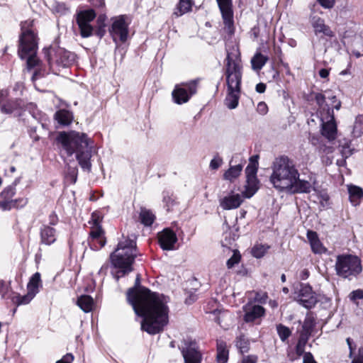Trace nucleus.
Returning a JSON list of instances; mask_svg holds the SVG:
<instances>
[{"label": "nucleus", "mask_w": 363, "mask_h": 363, "mask_svg": "<svg viewBox=\"0 0 363 363\" xmlns=\"http://www.w3.org/2000/svg\"><path fill=\"white\" fill-rule=\"evenodd\" d=\"M225 77L228 89L240 90L242 81V65L238 57V50H227Z\"/></svg>", "instance_id": "0eeeda50"}, {"label": "nucleus", "mask_w": 363, "mask_h": 363, "mask_svg": "<svg viewBox=\"0 0 363 363\" xmlns=\"http://www.w3.org/2000/svg\"><path fill=\"white\" fill-rule=\"evenodd\" d=\"M319 152L325 154L332 153L334 150L333 147L327 146L326 145H321L319 146Z\"/></svg>", "instance_id": "052dcab7"}, {"label": "nucleus", "mask_w": 363, "mask_h": 363, "mask_svg": "<svg viewBox=\"0 0 363 363\" xmlns=\"http://www.w3.org/2000/svg\"><path fill=\"white\" fill-rule=\"evenodd\" d=\"M77 305L83 311L88 313L92 311L94 302L90 296L82 295L79 297L77 300Z\"/></svg>", "instance_id": "2f4dec72"}, {"label": "nucleus", "mask_w": 363, "mask_h": 363, "mask_svg": "<svg viewBox=\"0 0 363 363\" xmlns=\"http://www.w3.org/2000/svg\"><path fill=\"white\" fill-rule=\"evenodd\" d=\"M196 342H182L179 348L184 363H201L203 354Z\"/></svg>", "instance_id": "2eb2a0df"}, {"label": "nucleus", "mask_w": 363, "mask_h": 363, "mask_svg": "<svg viewBox=\"0 0 363 363\" xmlns=\"http://www.w3.org/2000/svg\"><path fill=\"white\" fill-rule=\"evenodd\" d=\"M193 1L191 0H179L176 8L174 9L173 14L176 17H179L191 10Z\"/></svg>", "instance_id": "cd10ccee"}, {"label": "nucleus", "mask_w": 363, "mask_h": 363, "mask_svg": "<svg viewBox=\"0 0 363 363\" xmlns=\"http://www.w3.org/2000/svg\"><path fill=\"white\" fill-rule=\"evenodd\" d=\"M237 347L241 353L247 352L250 350V342H237Z\"/></svg>", "instance_id": "864d4df0"}, {"label": "nucleus", "mask_w": 363, "mask_h": 363, "mask_svg": "<svg viewBox=\"0 0 363 363\" xmlns=\"http://www.w3.org/2000/svg\"><path fill=\"white\" fill-rule=\"evenodd\" d=\"M240 90L228 89V94L225 99L226 106L230 109L235 108L238 105Z\"/></svg>", "instance_id": "bb28decb"}, {"label": "nucleus", "mask_w": 363, "mask_h": 363, "mask_svg": "<svg viewBox=\"0 0 363 363\" xmlns=\"http://www.w3.org/2000/svg\"><path fill=\"white\" fill-rule=\"evenodd\" d=\"M257 156L252 157L250 158V163L247 166L245 169L246 179L257 177V167L255 162H257Z\"/></svg>", "instance_id": "4c0bfd02"}, {"label": "nucleus", "mask_w": 363, "mask_h": 363, "mask_svg": "<svg viewBox=\"0 0 363 363\" xmlns=\"http://www.w3.org/2000/svg\"><path fill=\"white\" fill-rule=\"evenodd\" d=\"M268 296L266 292H257L255 296V301L259 303H265L267 301Z\"/></svg>", "instance_id": "de8ad7c7"}, {"label": "nucleus", "mask_w": 363, "mask_h": 363, "mask_svg": "<svg viewBox=\"0 0 363 363\" xmlns=\"http://www.w3.org/2000/svg\"><path fill=\"white\" fill-rule=\"evenodd\" d=\"M350 298L353 301H355L357 299L363 298V291L358 289V290L352 291L350 294Z\"/></svg>", "instance_id": "3c124183"}, {"label": "nucleus", "mask_w": 363, "mask_h": 363, "mask_svg": "<svg viewBox=\"0 0 363 363\" xmlns=\"http://www.w3.org/2000/svg\"><path fill=\"white\" fill-rule=\"evenodd\" d=\"M44 52L50 68L55 74H57L61 68L69 67L75 61V55L62 48L46 49Z\"/></svg>", "instance_id": "6e6552de"}, {"label": "nucleus", "mask_w": 363, "mask_h": 363, "mask_svg": "<svg viewBox=\"0 0 363 363\" xmlns=\"http://www.w3.org/2000/svg\"><path fill=\"white\" fill-rule=\"evenodd\" d=\"M16 193V189L13 186H9L4 189L1 194L2 201H0V208L4 211L10 210L12 208L23 207L27 203L26 199H19L13 200L12 197Z\"/></svg>", "instance_id": "dca6fc26"}, {"label": "nucleus", "mask_w": 363, "mask_h": 363, "mask_svg": "<svg viewBox=\"0 0 363 363\" xmlns=\"http://www.w3.org/2000/svg\"><path fill=\"white\" fill-rule=\"evenodd\" d=\"M55 118L60 124L68 125L72 123L73 116L69 111L62 109L55 113Z\"/></svg>", "instance_id": "7c9ffc66"}, {"label": "nucleus", "mask_w": 363, "mask_h": 363, "mask_svg": "<svg viewBox=\"0 0 363 363\" xmlns=\"http://www.w3.org/2000/svg\"><path fill=\"white\" fill-rule=\"evenodd\" d=\"M158 241L164 250H172L177 241L176 233L169 228H165L158 233Z\"/></svg>", "instance_id": "6ab92c4d"}, {"label": "nucleus", "mask_w": 363, "mask_h": 363, "mask_svg": "<svg viewBox=\"0 0 363 363\" xmlns=\"http://www.w3.org/2000/svg\"><path fill=\"white\" fill-rule=\"evenodd\" d=\"M287 356L289 359V360L291 361H294V360H296L298 359L299 357H298V355L296 354V353L295 352V350H289L287 351Z\"/></svg>", "instance_id": "69168bd1"}, {"label": "nucleus", "mask_w": 363, "mask_h": 363, "mask_svg": "<svg viewBox=\"0 0 363 363\" xmlns=\"http://www.w3.org/2000/svg\"><path fill=\"white\" fill-rule=\"evenodd\" d=\"M216 360L217 363H227L229 358V349L226 342H217Z\"/></svg>", "instance_id": "a878e982"}, {"label": "nucleus", "mask_w": 363, "mask_h": 363, "mask_svg": "<svg viewBox=\"0 0 363 363\" xmlns=\"http://www.w3.org/2000/svg\"><path fill=\"white\" fill-rule=\"evenodd\" d=\"M340 152L342 156L346 159L353 154L354 149L350 147V143L345 142L344 145H340Z\"/></svg>", "instance_id": "c03bdc74"}, {"label": "nucleus", "mask_w": 363, "mask_h": 363, "mask_svg": "<svg viewBox=\"0 0 363 363\" xmlns=\"http://www.w3.org/2000/svg\"><path fill=\"white\" fill-rule=\"evenodd\" d=\"M138 254L135 237L124 238L118 242L117 248L110 255L112 265L119 269L115 276L116 280L133 271L132 264Z\"/></svg>", "instance_id": "39448f33"}, {"label": "nucleus", "mask_w": 363, "mask_h": 363, "mask_svg": "<svg viewBox=\"0 0 363 363\" xmlns=\"http://www.w3.org/2000/svg\"><path fill=\"white\" fill-rule=\"evenodd\" d=\"M96 13L93 9L80 11L77 16L80 35L82 38H89L94 34V28L91 22L96 18Z\"/></svg>", "instance_id": "ddd939ff"}, {"label": "nucleus", "mask_w": 363, "mask_h": 363, "mask_svg": "<svg viewBox=\"0 0 363 363\" xmlns=\"http://www.w3.org/2000/svg\"><path fill=\"white\" fill-rule=\"evenodd\" d=\"M328 96L321 93H314L315 100L318 106L321 121L320 133L328 141L335 140L337 135V125L335 119L333 108L339 110L341 102L335 95L326 92Z\"/></svg>", "instance_id": "20e7f679"}, {"label": "nucleus", "mask_w": 363, "mask_h": 363, "mask_svg": "<svg viewBox=\"0 0 363 363\" xmlns=\"http://www.w3.org/2000/svg\"><path fill=\"white\" fill-rule=\"evenodd\" d=\"M102 220L103 215L99 211H95L92 213L91 220L89 221V223L91 225V226H101Z\"/></svg>", "instance_id": "37998d69"}, {"label": "nucleus", "mask_w": 363, "mask_h": 363, "mask_svg": "<svg viewBox=\"0 0 363 363\" xmlns=\"http://www.w3.org/2000/svg\"><path fill=\"white\" fill-rule=\"evenodd\" d=\"M107 19V17L105 14H101L98 16L96 23V26H104L106 27V21Z\"/></svg>", "instance_id": "e2e57ef3"}, {"label": "nucleus", "mask_w": 363, "mask_h": 363, "mask_svg": "<svg viewBox=\"0 0 363 363\" xmlns=\"http://www.w3.org/2000/svg\"><path fill=\"white\" fill-rule=\"evenodd\" d=\"M238 238V235H236L235 233L230 230L229 232L225 233V241L226 244H231V240L235 241Z\"/></svg>", "instance_id": "603ef678"}, {"label": "nucleus", "mask_w": 363, "mask_h": 363, "mask_svg": "<svg viewBox=\"0 0 363 363\" xmlns=\"http://www.w3.org/2000/svg\"><path fill=\"white\" fill-rule=\"evenodd\" d=\"M244 194H236L231 191L228 195L220 201V206L224 210L235 209L240 206L244 201Z\"/></svg>", "instance_id": "a211bd4d"}, {"label": "nucleus", "mask_w": 363, "mask_h": 363, "mask_svg": "<svg viewBox=\"0 0 363 363\" xmlns=\"http://www.w3.org/2000/svg\"><path fill=\"white\" fill-rule=\"evenodd\" d=\"M12 294L10 282L0 280V296L1 298H11Z\"/></svg>", "instance_id": "58836bf2"}, {"label": "nucleus", "mask_w": 363, "mask_h": 363, "mask_svg": "<svg viewBox=\"0 0 363 363\" xmlns=\"http://www.w3.org/2000/svg\"><path fill=\"white\" fill-rule=\"evenodd\" d=\"M74 360V356L71 353H67L62 358L56 362V363H72Z\"/></svg>", "instance_id": "6e6d98bb"}, {"label": "nucleus", "mask_w": 363, "mask_h": 363, "mask_svg": "<svg viewBox=\"0 0 363 363\" xmlns=\"http://www.w3.org/2000/svg\"><path fill=\"white\" fill-rule=\"evenodd\" d=\"M57 141L68 156L76 154V158L84 170L90 172L92 142L85 133L76 131L60 133Z\"/></svg>", "instance_id": "7ed1b4c3"}, {"label": "nucleus", "mask_w": 363, "mask_h": 363, "mask_svg": "<svg viewBox=\"0 0 363 363\" xmlns=\"http://www.w3.org/2000/svg\"><path fill=\"white\" fill-rule=\"evenodd\" d=\"M106 27L104 26H96L95 30V35L98 36L99 38H102L106 34Z\"/></svg>", "instance_id": "13d9d810"}, {"label": "nucleus", "mask_w": 363, "mask_h": 363, "mask_svg": "<svg viewBox=\"0 0 363 363\" xmlns=\"http://www.w3.org/2000/svg\"><path fill=\"white\" fill-rule=\"evenodd\" d=\"M319 4L325 9H330L335 4V0H318Z\"/></svg>", "instance_id": "bf43d9fd"}, {"label": "nucleus", "mask_w": 363, "mask_h": 363, "mask_svg": "<svg viewBox=\"0 0 363 363\" xmlns=\"http://www.w3.org/2000/svg\"><path fill=\"white\" fill-rule=\"evenodd\" d=\"M363 123V116H359L356 118V121L352 130V135L354 138L360 137L363 132L361 123Z\"/></svg>", "instance_id": "a19ab883"}, {"label": "nucleus", "mask_w": 363, "mask_h": 363, "mask_svg": "<svg viewBox=\"0 0 363 363\" xmlns=\"http://www.w3.org/2000/svg\"><path fill=\"white\" fill-rule=\"evenodd\" d=\"M220 11L224 24V30L230 35L235 31L233 1L232 0H216Z\"/></svg>", "instance_id": "4468645a"}, {"label": "nucleus", "mask_w": 363, "mask_h": 363, "mask_svg": "<svg viewBox=\"0 0 363 363\" xmlns=\"http://www.w3.org/2000/svg\"><path fill=\"white\" fill-rule=\"evenodd\" d=\"M25 107V101L21 99H16L15 100H9L1 107L2 113L6 114H11L13 113H18V114Z\"/></svg>", "instance_id": "b1692460"}, {"label": "nucleus", "mask_w": 363, "mask_h": 363, "mask_svg": "<svg viewBox=\"0 0 363 363\" xmlns=\"http://www.w3.org/2000/svg\"><path fill=\"white\" fill-rule=\"evenodd\" d=\"M256 362L257 357L249 355L243 358L242 363H256Z\"/></svg>", "instance_id": "338daca9"}, {"label": "nucleus", "mask_w": 363, "mask_h": 363, "mask_svg": "<svg viewBox=\"0 0 363 363\" xmlns=\"http://www.w3.org/2000/svg\"><path fill=\"white\" fill-rule=\"evenodd\" d=\"M108 32L117 48L120 44L125 43L129 35L128 23L126 22V16L121 15L112 18Z\"/></svg>", "instance_id": "9d476101"}, {"label": "nucleus", "mask_w": 363, "mask_h": 363, "mask_svg": "<svg viewBox=\"0 0 363 363\" xmlns=\"http://www.w3.org/2000/svg\"><path fill=\"white\" fill-rule=\"evenodd\" d=\"M199 79L177 84L172 93L174 103L182 104L186 103L196 93Z\"/></svg>", "instance_id": "9b49d317"}, {"label": "nucleus", "mask_w": 363, "mask_h": 363, "mask_svg": "<svg viewBox=\"0 0 363 363\" xmlns=\"http://www.w3.org/2000/svg\"><path fill=\"white\" fill-rule=\"evenodd\" d=\"M307 238L309 240L311 247L313 253L323 254L327 252V248L323 246L315 232L308 230L307 232Z\"/></svg>", "instance_id": "393cba45"}, {"label": "nucleus", "mask_w": 363, "mask_h": 363, "mask_svg": "<svg viewBox=\"0 0 363 363\" xmlns=\"http://www.w3.org/2000/svg\"><path fill=\"white\" fill-rule=\"evenodd\" d=\"M139 218L141 223L145 226H150L155 219L152 212L145 208H141Z\"/></svg>", "instance_id": "e433bc0d"}, {"label": "nucleus", "mask_w": 363, "mask_h": 363, "mask_svg": "<svg viewBox=\"0 0 363 363\" xmlns=\"http://www.w3.org/2000/svg\"><path fill=\"white\" fill-rule=\"evenodd\" d=\"M257 111L262 115H265L268 111V107L264 102H259L257 105Z\"/></svg>", "instance_id": "4d7b16f0"}, {"label": "nucleus", "mask_w": 363, "mask_h": 363, "mask_svg": "<svg viewBox=\"0 0 363 363\" xmlns=\"http://www.w3.org/2000/svg\"><path fill=\"white\" fill-rule=\"evenodd\" d=\"M309 277V271L307 269H303L299 275V277L301 280H306Z\"/></svg>", "instance_id": "774afa93"}, {"label": "nucleus", "mask_w": 363, "mask_h": 363, "mask_svg": "<svg viewBox=\"0 0 363 363\" xmlns=\"http://www.w3.org/2000/svg\"><path fill=\"white\" fill-rule=\"evenodd\" d=\"M33 27V20L21 23V34L18 50V55L21 59L27 58V65L29 69L38 64V60L35 56L38 50V37Z\"/></svg>", "instance_id": "423d86ee"}, {"label": "nucleus", "mask_w": 363, "mask_h": 363, "mask_svg": "<svg viewBox=\"0 0 363 363\" xmlns=\"http://www.w3.org/2000/svg\"><path fill=\"white\" fill-rule=\"evenodd\" d=\"M303 363H317V362L314 359L313 354L308 352L303 355Z\"/></svg>", "instance_id": "680f3d73"}, {"label": "nucleus", "mask_w": 363, "mask_h": 363, "mask_svg": "<svg viewBox=\"0 0 363 363\" xmlns=\"http://www.w3.org/2000/svg\"><path fill=\"white\" fill-rule=\"evenodd\" d=\"M127 300L136 315L143 318L141 329L149 334H157L163 330L168 323L169 308L167 299L157 293L143 288H130L127 292Z\"/></svg>", "instance_id": "f257e3e1"}, {"label": "nucleus", "mask_w": 363, "mask_h": 363, "mask_svg": "<svg viewBox=\"0 0 363 363\" xmlns=\"http://www.w3.org/2000/svg\"><path fill=\"white\" fill-rule=\"evenodd\" d=\"M104 234L101 226H91L89 242L91 248L98 250L105 245L106 241Z\"/></svg>", "instance_id": "aec40b11"}, {"label": "nucleus", "mask_w": 363, "mask_h": 363, "mask_svg": "<svg viewBox=\"0 0 363 363\" xmlns=\"http://www.w3.org/2000/svg\"><path fill=\"white\" fill-rule=\"evenodd\" d=\"M58 222L57 216L55 213H51L49 216V225H55Z\"/></svg>", "instance_id": "0e129e2a"}, {"label": "nucleus", "mask_w": 363, "mask_h": 363, "mask_svg": "<svg viewBox=\"0 0 363 363\" xmlns=\"http://www.w3.org/2000/svg\"><path fill=\"white\" fill-rule=\"evenodd\" d=\"M308 342H297L296 346L295 347V352L300 357L302 355H304L305 352V347Z\"/></svg>", "instance_id": "49530a36"}, {"label": "nucleus", "mask_w": 363, "mask_h": 363, "mask_svg": "<svg viewBox=\"0 0 363 363\" xmlns=\"http://www.w3.org/2000/svg\"><path fill=\"white\" fill-rule=\"evenodd\" d=\"M335 271L338 276L348 278L356 276L362 272L359 259L351 255H340L337 257Z\"/></svg>", "instance_id": "1a4fd4ad"}, {"label": "nucleus", "mask_w": 363, "mask_h": 363, "mask_svg": "<svg viewBox=\"0 0 363 363\" xmlns=\"http://www.w3.org/2000/svg\"><path fill=\"white\" fill-rule=\"evenodd\" d=\"M277 331L281 340H286L290 337L291 334V330L282 324H279L277 325Z\"/></svg>", "instance_id": "79ce46f5"}, {"label": "nucleus", "mask_w": 363, "mask_h": 363, "mask_svg": "<svg viewBox=\"0 0 363 363\" xmlns=\"http://www.w3.org/2000/svg\"><path fill=\"white\" fill-rule=\"evenodd\" d=\"M245 312L244 320L246 323H252L263 317L265 314V309L259 305L247 303L243 306Z\"/></svg>", "instance_id": "412c9836"}, {"label": "nucleus", "mask_w": 363, "mask_h": 363, "mask_svg": "<svg viewBox=\"0 0 363 363\" xmlns=\"http://www.w3.org/2000/svg\"><path fill=\"white\" fill-rule=\"evenodd\" d=\"M240 252L238 250H234L233 256L227 261V267L229 269L233 267L235 264L240 262Z\"/></svg>", "instance_id": "a18cd8bd"}, {"label": "nucleus", "mask_w": 363, "mask_h": 363, "mask_svg": "<svg viewBox=\"0 0 363 363\" xmlns=\"http://www.w3.org/2000/svg\"><path fill=\"white\" fill-rule=\"evenodd\" d=\"M348 192L350 195V200L352 205H358L363 197L362 189L357 186H349Z\"/></svg>", "instance_id": "c85d7f7f"}, {"label": "nucleus", "mask_w": 363, "mask_h": 363, "mask_svg": "<svg viewBox=\"0 0 363 363\" xmlns=\"http://www.w3.org/2000/svg\"><path fill=\"white\" fill-rule=\"evenodd\" d=\"M40 242L46 245L53 244L57 239L56 230L49 225H43L40 230Z\"/></svg>", "instance_id": "5701e85b"}, {"label": "nucleus", "mask_w": 363, "mask_h": 363, "mask_svg": "<svg viewBox=\"0 0 363 363\" xmlns=\"http://www.w3.org/2000/svg\"><path fill=\"white\" fill-rule=\"evenodd\" d=\"M268 61V57L260 52H257L251 59L253 70L259 71Z\"/></svg>", "instance_id": "c9c22d12"}, {"label": "nucleus", "mask_w": 363, "mask_h": 363, "mask_svg": "<svg viewBox=\"0 0 363 363\" xmlns=\"http://www.w3.org/2000/svg\"><path fill=\"white\" fill-rule=\"evenodd\" d=\"M242 167L243 166L241 164L230 166V168L224 173L223 179L230 182H233L240 176L242 170Z\"/></svg>", "instance_id": "72a5a7b5"}, {"label": "nucleus", "mask_w": 363, "mask_h": 363, "mask_svg": "<svg viewBox=\"0 0 363 363\" xmlns=\"http://www.w3.org/2000/svg\"><path fill=\"white\" fill-rule=\"evenodd\" d=\"M223 160L219 157H215L210 162V168L211 169H217L221 165Z\"/></svg>", "instance_id": "8fccbe9b"}, {"label": "nucleus", "mask_w": 363, "mask_h": 363, "mask_svg": "<svg viewBox=\"0 0 363 363\" xmlns=\"http://www.w3.org/2000/svg\"><path fill=\"white\" fill-rule=\"evenodd\" d=\"M41 286L40 274L39 272H35L30 279L27 285V289L36 295L39 292V288Z\"/></svg>", "instance_id": "f704fd0d"}, {"label": "nucleus", "mask_w": 363, "mask_h": 363, "mask_svg": "<svg viewBox=\"0 0 363 363\" xmlns=\"http://www.w3.org/2000/svg\"><path fill=\"white\" fill-rule=\"evenodd\" d=\"M298 333H299L298 340H308L311 338L315 340L318 339L322 333L312 313L306 314L301 328L298 330Z\"/></svg>", "instance_id": "f8f14e48"}, {"label": "nucleus", "mask_w": 363, "mask_h": 363, "mask_svg": "<svg viewBox=\"0 0 363 363\" xmlns=\"http://www.w3.org/2000/svg\"><path fill=\"white\" fill-rule=\"evenodd\" d=\"M35 296L33 292L28 291L27 294L24 296H21L18 294H13L11 297V301L16 306L26 305L29 303L31 300Z\"/></svg>", "instance_id": "473e14b6"}, {"label": "nucleus", "mask_w": 363, "mask_h": 363, "mask_svg": "<svg viewBox=\"0 0 363 363\" xmlns=\"http://www.w3.org/2000/svg\"><path fill=\"white\" fill-rule=\"evenodd\" d=\"M269 249V246L267 245H255L252 249V255L256 258L262 257Z\"/></svg>", "instance_id": "ea45409f"}, {"label": "nucleus", "mask_w": 363, "mask_h": 363, "mask_svg": "<svg viewBox=\"0 0 363 363\" xmlns=\"http://www.w3.org/2000/svg\"><path fill=\"white\" fill-rule=\"evenodd\" d=\"M245 190L242 192L245 198H251L258 190V181L257 177L246 179Z\"/></svg>", "instance_id": "c756f323"}, {"label": "nucleus", "mask_w": 363, "mask_h": 363, "mask_svg": "<svg viewBox=\"0 0 363 363\" xmlns=\"http://www.w3.org/2000/svg\"><path fill=\"white\" fill-rule=\"evenodd\" d=\"M28 110L33 117H35L36 112L38 111V108L36 105L34 103L30 102V103H26L25 102V107L23 109V111Z\"/></svg>", "instance_id": "09e8293b"}, {"label": "nucleus", "mask_w": 363, "mask_h": 363, "mask_svg": "<svg viewBox=\"0 0 363 363\" xmlns=\"http://www.w3.org/2000/svg\"><path fill=\"white\" fill-rule=\"evenodd\" d=\"M310 21L315 35L322 33L323 35L329 38L335 36L334 32L325 23V21L323 18L318 16H313L311 17Z\"/></svg>", "instance_id": "4be33fe9"}, {"label": "nucleus", "mask_w": 363, "mask_h": 363, "mask_svg": "<svg viewBox=\"0 0 363 363\" xmlns=\"http://www.w3.org/2000/svg\"><path fill=\"white\" fill-rule=\"evenodd\" d=\"M352 363H363V347L359 348L358 354L354 357Z\"/></svg>", "instance_id": "5fc2aeb1"}, {"label": "nucleus", "mask_w": 363, "mask_h": 363, "mask_svg": "<svg viewBox=\"0 0 363 363\" xmlns=\"http://www.w3.org/2000/svg\"><path fill=\"white\" fill-rule=\"evenodd\" d=\"M296 301L306 308H311L317 302V298L311 286L301 284Z\"/></svg>", "instance_id": "f3484780"}, {"label": "nucleus", "mask_w": 363, "mask_h": 363, "mask_svg": "<svg viewBox=\"0 0 363 363\" xmlns=\"http://www.w3.org/2000/svg\"><path fill=\"white\" fill-rule=\"evenodd\" d=\"M271 168L272 172L269 181L279 191H289L294 194L309 193L313 189L309 181L299 178L300 174L294 161L286 155L276 157Z\"/></svg>", "instance_id": "f03ea898"}]
</instances>
